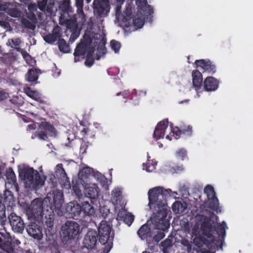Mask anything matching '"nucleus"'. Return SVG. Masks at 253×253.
Instances as JSON below:
<instances>
[{
    "mask_svg": "<svg viewBox=\"0 0 253 253\" xmlns=\"http://www.w3.org/2000/svg\"><path fill=\"white\" fill-rule=\"evenodd\" d=\"M112 228L105 220H102L99 224L98 227V237L99 242L102 245H105L108 243V245H112L113 237L110 236Z\"/></svg>",
    "mask_w": 253,
    "mask_h": 253,
    "instance_id": "7",
    "label": "nucleus"
},
{
    "mask_svg": "<svg viewBox=\"0 0 253 253\" xmlns=\"http://www.w3.org/2000/svg\"><path fill=\"white\" fill-rule=\"evenodd\" d=\"M66 210L71 217L76 219H77L82 214L81 206L77 203L70 202L68 204Z\"/></svg>",
    "mask_w": 253,
    "mask_h": 253,
    "instance_id": "16",
    "label": "nucleus"
},
{
    "mask_svg": "<svg viewBox=\"0 0 253 253\" xmlns=\"http://www.w3.org/2000/svg\"><path fill=\"white\" fill-rule=\"evenodd\" d=\"M150 157L148 154L147 155L148 162L146 164L143 163V169H145L146 171H148V172L152 171V169H150V166L149 165L148 166V165H149V162L151 161V160H150Z\"/></svg>",
    "mask_w": 253,
    "mask_h": 253,
    "instance_id": "54",
    "label": "nucleus"
},
{
    "mask_svg": "<svg viewBox=\"0 0 253 253\" xmlns=\"http://www.w3.org/2000/svg\"><path fill=\"white\" fill-rule=\"evenodd\" d=\"M53 206L56 209H60L64 202L63 193L61 190H56L53 192Z\"/></svg>",
    "mask_w": 253,
    "mask_h": 253,
    "instance_id": "23",
    "label": "nucleus"
},
{
    "mask_svg": "<svg viewBox=\"0 0 253 253\" xmlns=\"http://www.w3.org/2000/svg\"><path fill=\"white\" fill-rule=\"evenodd\" d=\"M96 176L97 179L99 180L100 182L104 181V179H105V176L103 175H102L101 173H97L96 175Z\"/></svg>",
    "mask_w": 253,
    "mask_h": 253,
    "instance_id": "64",
    "label": "nucleus"
},
{
    "mask_svg": "<svg viewBox=\"0 0 253 253\" xmlns=\"http://www.w3.org/2000/svg\"><path fill=\"white\" fill-rule=\"evenodd\" d=\"M87 45L86 43L81 42L78 44L75 49L74 53V59L75 62L79 60L80 56H84L87 51Z\"/></svg>",
    "mask_w": 253,
    "mask_h": 253,
    "instance_id": "22",
    "label": "nucleus"
},
{
    "mask_svg": "<svg viewBox=\"0 0 253 253\" xmlns=\"http://www.w3.org/2000/svg\"><path fill=\"white\" fill-rule=\"evenodd\" d=\"M142 10L145 12L147 16H151L153 13V8L150 5H147L146 7H145L143 10Z\"/></svg>",
    "mask_w": 253,
    "mask_h": 253,
    "instance_id": "50",
    "label": "nucleus"
},
{
    "mask_svg": "<svg viewBox=\"0 0 253 253\" xmlns=\"http://www.w3.org/2000/svg\"><path fill=\"white\" fill-rule=\"evenodd\" d=\"M0 248L8 253H12L13 249L11 245V239L8 233L0 232Z\"/></svg>",
    "mask_w": 253,
    "mask_h": 253,
    "instance_id": "14",
    "label": "nucleus"
},
{
    "mask_svg": "<svg viewBox=\"0 0 253 253\" xmlns=\"http://www.w3.org/2000/svg\"><path fill=\"white\" fill-rule=\"evenodd\" d=\"M80 226L75 221H67L62 226V240L65 244H69L79 234Z\"/></svg>",
    "mask_w": 253,
    "mask_h": 253,
    "instance_id": "5",
    "label": "nucleus"
},
{
    "mask_svg": "<svg viewBox=\"0 0 253 253\" xmlns=\"http://www.w3.org/2000/svg\"><path fill=\"white\" fill-rule=\"evenodd\" d=\"M131 19V25H133L136 29L141 28L144 24V16L140 11H138Z\"/></svg>",
    "mask_w": 253,
    "mask_h": 253,
    "instance_id": "21",
    "label": "nucleus"
},
{
    "mask_svg": "<svg viewBox=\"0 0 253 253\" xmlns=\"http://www.w3.org/2000/svg\"><path fill=\"white\" fill-rule=\"evenodd\" d=\"M5 176L7 182L9 183L13 184L16 187H18V183L16 182V175L12 168L9 167L6 169Z\"/></svg>",
    "mask_w": 253,
    "mask_h": 253,
    "instance_id": "27",
    "label": "nucleus"
},
{
    "mask_svg": "<svg viewBox=\"0 0 253 253\" xmlns=\"http://www.w3.org/2000/svg\"><path fill=\"white\" fill-rule=\"evenodd\" d=\"M75 24V22L72 20L68 19L66 21V25L68 29H71L74 27Z\"/></svg>",
    "mask_w": 253,
    "mask_h": 253,
    "instance_id": "59",
    "label": "nucleus"
},
{
    "mask_svg": "<svg viewBox=\"0 0 253 253\" xmlns=\"http://www.w3.org/2000/svg\"><path fill=\"white\" fill-rule=\"evenodd\" d=\"M94 63V60L93 57L86 56L85 65L87 67H91Z\"/></svg>",
    "mask_w": 253,
    "mask_h": 253,
    "instance_id": "47",
    "label": "nucleus"
},
{
    "mask_svg": "<svg viewBox=\"0 0 253 253\" xmlns=\"http://www.w3.org/2000/svg\"><path fill=\"white\" fill-rule=\"evenodd\" d=\"M171 192L170 189H165L161 187L153 188L148 191L149 205L150 209L156 211L151 217L152 222L157 229L163 231L170 226L167 218L168 210L165 207L167 205V197L170 196Z\"/></svg>",
    "mask_w": 253,
    "mask_h": 253,
    "instance_id": "2",
    "label": "nucleus"
},
{
    "mask_svg": "<svg viewBox=\"0 0 253 253\" xmlns=\"http://www.w3.org/2000/svg\"><path fill=\"white\" fill-rule=\"evenodd\" d=\"M27 54H28V56H22L23 58L25 59V60L26 61V62L28 64H32L33 62V59H32L31 56L27 52Z\"/></svg>",
    "mask_w": 253,
    "mask_h": 253,
    "instance_id": "58",
    "label": "nucleus"
},
{
    "mask_svg": "<svg viewBox=\"0 0 253 253\" xmlns=\"http://www.w3.org/2000/svg\"><path fill=\"white\" fill-rule=\"evenodd\" d=\"M60 8L64 11L69 10L70 8V1L69 0H64L62 3L60 5Z\"/></svg>",
    "mask_w": 253,
    "mask_h": 253,
    "instance_id": "49",
    "label": "nucleus"
},
{
    "mask_svg": "<svg viewBox=\"0 0 253 253\" xmlns=\"http://www.w3.org/2000/svg\"><path fill=\"white\" fill-rule=\"evenodd\" d=\"M55 131V127L49 123L42 122L32 138L34 139L35 137H38L41 140H47L48 138V136L54 134Z\"/></svg>",
    "mask_w": 253,
    "mask_h": 253,
    "instance_id": "6",
    "label": "nucleus"
},
{
    "mask_svg": "<svg viewBox=\"0 0 253 253\" xmlns=\"http://www.w3.org/2000/svg\"><path fill=\"white\" fill-rule=\"evenodd\" d=\"M196 68H201L203 72L213 74L216 72L215 65L209 59H200L195 61Z\"/></svg>",
    "mask_w": 253,
    "mask_h": 253,
    "instance_id": "13",
    "label": "nucleus"
},
{
    "mask_svg": "<svg viewBox=\"0 0 253 253\" xmlns=\"http://www.w3.org/2000/svg\"><path fill=\"white\" fill-rule=\"evenodd\" d=\"M8 13L10 16L15 18L20 17L21 15V12L15 8L9 9Z\"/></svg>",
    "mask_w": 253,
    "mask_h": 253,
    "instance_id": "42",
    "label": "nucleus"
},
{
    "mask_svg": "<svg viewBox=\"0 0 253 253\" xmlns=\"http://www.w3.org/2000/svg\"><path fill=\"white\" fill-rule=\"evenodd\" d=\"M165 236L164 232L163 231H159L153 237V240L157 243H158Z\"/></svg>",
    "mask_w": 253,
    "mask_h": 253,
    "instance_id": "45",
    "label": "nucleus"
},
{
    "mask_svg": "<svg viewBox=\"0 0 253 253\" xmlns=\"http://www.w3.org/2000/svg\"><path fill=\"white\" fill-rule=\"evenodd\" d=\"M16 60V58L11 54L6 53L1 57V61L6 65H9Z\"/></svg>",
    "mask_w": 253,
    "mask_h": 253,
    "instance_id": "36",
    "label": "nucleus"
},
{
    "mask_svg": "<svg viewBox=\"0 0 253 253\" xmlns=\"http://www.w3.org/2000/svg\"><path fill=\"white\" fill-rule=\"evenodd\" d=\"M196 224L200 225V229L204 236L195 238L194 242L195 245L200 248L206 246L208 249H213L217 246L219 242V239H215L213 234L215 231L219 237H221L220 241L222 244V240L225 236L226 223L224 221L221 224H217L216 226H213V221L211 218L202 214H198L195 216Z\"/></svg>",
    "mask_w": 253,
    "mask_h": 253,
    "instance_id": "3",
    "label": "nucleus"
},
{
    "mask_svg": "<svg viewBox=\"0 0 253 253\" xmlns=\"http://www.w3.org/2000/svg\"><path fill=\"white\" fill-rule=\"evenodd\" d=\"M176 155L178 157L183 160L187 156V152L185 149L182 148L176 152Z\"/></svg>",
    "mask_w": 253,
    "mask_h": 253,
    "instance_id": "48",
    "label": "nucleus"
},
{
    "mask_svg": "<svg viewBox=\"0 0 253 253\" xmlns=\"http://www.w3.org/2000/svg\"><path fill=\"white\" fill-rule=\"evenodd\" d=\"M161 244V246L163 247V250H166L172 246V242L171 239L167 238L163 242H162Z\"/></svg>",
    "mask_w": 253,
    "mask_h": 253,
    "instance_id": "41",
    "label": "nucleus"
},
{
    "mask_svg": "<svg viewBox=\"0 0 253 253\" xmlns=\"http://www.w3.org/2000/svg\"><path fill=\"white\" fill-rule=\"evenodd\" d=\"M12 229L14 232L22 233L25 228V223L22 218L12 212L8 217Z\"/></svg>",
    "mask_w": 253,
    "mask_h": 253,
    "instance_id": "11",
    "label": "nucleus"
},
{
    "mask_svg": "<svg viewBox=\"0 0 253 253\" xmlns=\"http://www.w3.org/2000/svg\"><path fill=\"white\" fill-rule=\"evenodd\" d=\"M26 215L28 218L31 221L26 227L29 236L38 240L41 239L42 237V229L36 223V221H41L46 226L45 229L46 240H53L54 233L51 231L55 215L52 204L48 205L45 200L42 201L39 198H36L32 201L31 205L26 210Z\"/></svg>",
    "mask_w": 253,
    "mask_h": 253,
    "instance_id": "1",
    "label": "nucleus"
},
{
    "mask_svg": "<svg viewBox=\"0 0 253 253\" xmlns=\"http://www.w3.org/2000/svg\"><path fill=\"white\" fill-rule=\"evenodd\" d=\"M136 3L140 10H143V8L147 5V1L146 0H137Z\"/></svg>",
    "mask_w": 253,
    "mask_h": 253,
    "instance_id": "51",
    "label": "nucleus"
},
{
    "mask_svg": "<svg viewBox=\"0 0 253 253\" xmlns=\"http://www.w3.org/2000/svg\"><path fill=\"white\" fill-rule=\"evenodd\" d=\"M204 192L207 194L208 199L217 198L214 189L211 185H207L204 189Z\"/></svg>",
    "mask_w": 253,
    "mask_h": 253,
    "instance_id": "38",
    "label": "nucleus"
},
{
    "mask_svg": "<svg viewBox=\"0 0 253 253\" xmlns=\"http://www.w3.org/2000/svg\"><path fill=\"white\" fill-rule=\"evenodd\" d=\"M112 200L116 204H120L122 199V192L119 188L114 189L112 192Z\"/></svg>",
    "mask_w": 253,
    "mask_h": 253,
    "instance_id": "31",
    "label": "nucleus"
},
{
    "mask_svg": "<svg viewBox=\"0 0 253 253\" xmlns=\"http://www.w3.org/2000/svg\"><path fill=\"white\" fill-rule=\"evenodd\" d=\"M18 172L19 177L24 181L28 187L32 185L42 186L44 184V181L41 179L38 171L33 168H24L19 169Z\"/></svg>",
    "mask_w": 253,
    "mask_h": 253,
    "instance_id": "4",
    "label": "nucleus"
},
{
    "mask_svg": "<svg viewBox=\"0 0 253 253\" xmlns=\"http://www.w3.org/2000/svg\"><path fill=\"white\" fill-rule=\"evenodd\" d=\"M99 238L95 230H89L84 236L83 240L84 247L87 250L95 249Z\"/></svg>",
    "mask_w": 253,
    "mask_h": 253,
    "instance_id": "12",
    "label": "nucleus"
},
{
    "mask_svg": "<svg viewBox=\"0 0 253 253\" xmlns=\"http://www.w3.org/2000/svg\"><path fill=\"white\" fill-rule=\"evenodd\" d=\"M93 172V169L89 167H85L79 171L78 176L82 184H87L88 178Z\"/></svg>",
    "mask_w": 253,
    "mask_h": 253,
    "instance_id": "20",
    "label": "nucleus"
},
{
    "mask_svg": "<svg viewBox=\"0 0 253 253\" xmlns=\"http://www.w3.org/2000/svg\"><path fill=\"white\" fill-rule=\"evenodd\" d=\"M84 192L90 199H96L98 198L100 189L97 184H93L85 188Z\"/></svg>",
    "mask_w": 253,
    "mask_h": 253,
    "instance_id": "19",
    "label": "nucleus"
},
{
    "mask_svg": "<svg viewBox=\"0 0 253 253\" xmlns=\"http://www.w3.org/2000/svg\"><path fill=\"white\" fill-rule=\"evenodd\" d=\"M112 49L116 52H119L121 48V43L115 40H112L110 42Z\"/></svg>",
    "mask_w": 253,
    "mask_h": 253,
    "instance_id": "40",
    "label": "nucleus"
},
{
    "mask_svg": "<svg viewBox=\"0 0 253 253\" xmlns=\"http://www.w3.org/2000/svg\"><path fill=\"white\" fill-rule=\"evenodd\" d=\"M133 16L132 15V12L130 9L126 8L123 17V21L126 23V27H129L131 26V19Z\"/></svg>",
    "mask_w": 253,
    "mask_h": 253,
    "instance_id": "35",
    "label": "nucleus"
},
{
    "mask_svg": "<svg viewBox=\"0 0 253 253\" xmlns=\"http://www.w3.org/2000/svg\"><path fill=\"white\" fill-rule=\"evenodd\" d=\"M72 185L73 190H74V192L77 195H79V194L81 193V191L79 189V184L78 183V182L76 181V183H75V182L73 180L72 181Z\"/></svg>",
    "mask_w": 253,
    "mask_h": 253,
    "instance_id": "53",
    "label": "nucleus"
},
{
    "mask_svg": "<svg viewBox=\"0 0 253 253\" xmlns=\"http://www.w3.org/2000/svg\"><path fill=\"white\" fill-rule=\"evenodd\" d=\"M15 50L17 51L20 52V53L21 54V55L22 56H25V55L28 56V54H27V51H26L25 50H24V49H23L20 47H16Z\"/></svg>",
    "mask_w": 253,
    "mask_h": 253,
    "instance_id": "63",
    "label": "nucleus"
},
{
    "mask_svg": "<svg viewBox=\"0 0 253 253\" xmlns=\"http://www.w3.org/2000/svg\"><path fill=\"white\" fill-rule=\"evenodd\" d=\"M181 244L186 247V251L188 253H190L192 251V244L188 240L184 239L181 241Z\"/></svg>",
    "mask_w": 253,
    "mask_h": 253,
    "instance_id": "44",
    "label": "nucleus"
},
{
    "mask_svg": "<svg viewBox=\"0 0 253 253\" xmlns=\"http://www.w3.org/2000/svg\"><path fill=\"white\" fill-rule=\"evenodd\" d=\"M25 78L28 82H33L38 80V76L35 70L31 69L26 74Z\"/></svg>",
    "mask_w": 253,
    "mask_h": 253,
    "instance_id": "37",
    "label": "nucleus"
},
{
    "mask_svg": "<svg viewBox=\"0 0 253 253\" xmlns=\"http://www.w3.org/2000/svg\"><path fill=\"white\" fill-rule=\"evenodd\" d=\"M56 172L59 174L58 176L62 181H65L66 182H69V178L67 174L63 167L62 164H58L56 166Z\"/></svg>",
    "mask_w": 253,
    "mask_h": 253,
    "instance_id": "28",
    "label": "nucleus"
},
{
    "mask_svg": "<svg viewBox=\"0 0 253 253\" xmlns=\"http://www.w3.org/2000/svg\"><path fill=\"white\" fill-rule=\"evenodd\" d=\"M168 123V120L164 119L157 124L153 133V137L156 140L164 138Z\"/></svg>",
    "mask_w": 253,
    "mask_h": 253,
    "instance_id": "15",
    "label": "nucleus"
},
{
    "mask_svg": "<svg viewBox=\"0 0 253 253\" xmlns=\"http://www.w3.org/2000/svg\"><path fill=\"white\" fill-rule=\"evenodd\" d=\"M54 6V2H48L47 3V8L45 9V11L49 13L52 14L53 12V8Z\"/></svg>",
    "mask_w": 253,
    "mask_h": 253,
    "instance_id": "55",
    "label": "nucleus"
},
{
    "mask_svg": "<svg viewBox=\"0 0 253 253\" xmlns=\"http://www.w3.org/2000/svg\"><path fill=\"white\" fill-rule=\"evenodd\" d=\"M137 234L141 239H146L150 234V229L147 225L144 224L138 230Z\"/></svg>",
    "mask_w": 253,
    "mask_h": 253,
    "instance_id": "30",
    "label": "nucleus"
},
{
    "mask_svg": "<svg viewBox=\"0 0 253 253\" xmlns=\"http://www.w3.org/2000/svg\"><path fill=\"white\" fill-rule=\"evenodd\" d=\"M53 239H54V238ZM51 241H53L52 244L54 248L53 249L51 248V253H60L58 247L56 246V243L54 239H53Z\"/></svg>",
    "mask_w": 253,
    "mask_h": 253,
    "instance_id": "57",
    "label": "nucleus"
},
{
    "mask_svg": "<svg viewBox=\"0 0 253 253\" xmlns=\"http://www.w3.org/2000/svg\"><path fill=\"white\" fill-rule=\"evenodd\" d=\"M13 198V195L9 190H5L3 194L0 193V222L2 223L6 220L5 205L10 206L11 203L14 201Z\"/></svg>",
    "mask_w": 253,
    "mask_h": 253,
    "instance_id": "8",
    "label": "nucleus"
},
{
    "mask_svg": "<svg viewBox=\"0 0 253 253\" xmlns=\"http://www.w3.org/2000/svg\"><path fill=\"white\" fill-rule=\"evenodd\" d=\"M118 219H123L124 222L128 226H130L134 219V216L131 214H125L123 215L122 212H119L118 213Z\"/></svg>",
    "mask_w": 253,
    "mask_h": 253,
    "instance_id": "29",
    "label": "nucleus"
},
{
    "mask_svg": "<svg viewBox=\"0 0 253 253\" xmlns=\"http://www.w3.org/2000/svg\"><path fill=\"white\" fill-rule=\"evenodd\" d=\"M138 92L137 91L134 89L133 92H132L131 94V99L132 100L133 99V98L135 97L134 99V102H132V104L134 105H137L139 104V97L137 96Z\"/></svg>",
    "mask_w": 253,
    "mask_h": 253,
    "instance_id": "43",
    "label": "nucleus"
},
{
    "mask_svg": "<svg viewBox=\"0 0 253 253\" xmlns=\"http://www.w3.org/2000/svg\"><path fill=\"white\" fill-rule=\"evenodd\" d=\"M25 93L30 98L37 101H41V97L37 91L33 90L31 87H27L24 88Z\"/></svg>",
    "mask_w": 253,
    "mask_h": 253,
    "instance_id": "32",
    "label": "nucleus"
},
{
    "mask_svg": "<svg viewBox=\"0 0 253 253\" xmlns=\"http://www.w3.org/2000/svg\"><path fill=\"white\" fill-rule=\"evenodd\" d=\"M58 46L59 50L63 53H68L70 52V48L69 45L63 39H59L58 40Z\"/></svg>",
    "mask_w": 253,
    "mask_h": 253,
    "instance_id": "33",
    "label": "nucleus"
},
{
    "mask_svg": "<svg viewBox=\"0 0 253 253\" xmlns=\"http://www.w3.org/2000/svg\"><path fill=\"white\" fill-rule=\"evenodd\" d=\"M186 207L183 204L179 201H175L172 205V209L176 213H181L184 212Z\"/></svg>",
    "mask_w": 253,
    "mask_h": 253,
    "instance_id": "34",
    "label": "nucleus"
},
{
    "mask_svg": "<svg viewBox=\"0 0 253 253\" xmlns=\"http://www.w3.org/2000/svg\"><path fill=\"white\" fill-rule=\"evenodd\" d=\"M94 49L93 47L87 46L86 55V56H89L91 57H93V54L94 53Z\"/></svg>",
    "mask_w": 253,
    "mask_h": 253,
    "instance_id": "60",
    "label": "nucleus"
},
{
    "mask_svg": "<svg viewBox=\"0 0 253 253\" xmlns=\"http://www.w3.org/2000/svg\"><path fill=\"white\" fill-rule=\"evenodd\" d=\"M21 23L23 27L28 29L34 30L36 28V26L26 18L22 19Z\"/></svg>",
    "mask_w": 253,
    "mask_h": 253,
    "instance_id": "39",
    "label": "nucleus"
},
{
    "mask_svg": "<svg viewBox=\"0 0 253 253\" xmlns=\"http://www.w3.org/2000/svg\"><path fill=\"white\" fill-rule=\"evenodd\" d=\"M62 33L60 27L56 25L52 30L51 34H48L44 36L43 39L44 41L50 44H52L54 42L61 39Z\"/></svg>",
    "mask_w": 253,
    "mask_h": 253,
    "instance_id": "17",
    "label": "nucleus"
},
{
    "mask_svg": "<svg viewBox=\"0 0 253 253\" xmlns=\"http://www.w3.org/2000/svg\"><path fill=\"white\" fill-rule=\"evenodd\" d=\"M130 92L128 90H124L122 92H119L117 93L116 95L117 96H120L122 95L123 97L125 99L127 98L128 96H129Z\"/></svg>",
    "mask_w": 253,
    "mask_h": 253,
    "instance_id": "56",
    "label": "nucleus"
},
{
    "mask_svg": "<svg viewBox=\"0 0 253 253\" xmlns=\"http://www.w3.org/2000/svg\"><path fill=\"white\" fill-rule=\"evenodd\" d=\"M106 42V39L105 38H102L100 42V45L99 46V47L100 48V49H106L105 48V44Z\"/></svg>",
    "mask_w": 253,
    "mask_h": 253,
    "instance_id": "62",
    "label": "nucleus"
},
{
    "mask_svg": "<svg viewBox=\"0 0 253 253\" xmlns=\"http://www.w3.org/2000/svg\"><path fill=\"white\" fill-rule=\"evenodd\" d=\"M204 205L211 210L217 213L220 212L221 211L217 198L208 199V201L205 202Z\"/></svg>",
    "mask_w": 253,
    "mask_h": 253,
    "instance_id": "24",
    "label": "nucleus"
},
{
    "mask_svg": "<svg viewBox=\"0 0 253 253\" xmlns=\"http://www.w3.org/2000/svg\"><path fill=\"white\" fill-rule=\"evenodd\" d=\"M192 126L191 125L182 126L180 129L175 126L171 129V132L166 136V138L169 140H171L172 137L177 139L181 135L184 136H190L192 134Z\"/></svg>",
    "mask_w": 253,
    "mask_h": 253,
    "instance_id": "10",
    "label": "nucleus"
},
{
    "mask_svg": "<svg viewBox=\"0 0 253 253\" xmlns=\"http://www.w3.org/2000/svg\"><path fill=\"white\" fill-rule=\"evenodd\" d=\"M81 208L82 213L83 214V216L85 215L91 216L95 213V209L92 206L89 204L88 202H84L81 206Z\"/></svg>",
    "mask_w": 253,
    "mask_h": 253,
    "instance_id": "25",
    "label": "nucleus"
},
{
    "mask_svg": "<svg viewBox=\"0 0 253 253\" xmlns=\"http://www.w3.org/2000/svg\"><path fill=\"white\" fill-rule=\"evenodd\" d=\"M193 85L197 88H200L203 82L202 75L198 70H193L192 74Z\"/></svg>",
    "mask_w": 253,
    "mask_h": 253,
    "instance_id": "26",
    "label": "nucleus"
},
{
    "mask_svg": "<svg viewBox=\"0 0 253 253\" xmlns=\"http://www.w3.org/2000/svg\"><path fill=\"white\" fill-rule=\"evenodd\" d=\"M47 0H42L38 2V6L40 10L42 11H45L47 7Z\"/></svg>",
    "mask_w": 253,
    "mask_h": 253,
    "instance_id": "46",
    "label": "nucleus"
},
{
    "mask_svg": "<svg viewBox=\"0 0 253 253\" xmlns=\"http://www.w3.org/2000/svg\"><path fill=\"white\" fill-rule=\"evenodd\" d=\"M83 0H76V5L78 9H81L82 12L83 11Z\"/></svg>",
    "mask_w": 253,
    "mask_h": 253,
    "instance_id": "61",
    "label": "nucleus"
},
{
    "mask_svg": "<svg viewBox=\"0 0 253 253\" xmlns=\"http://www.w3.org/2000/svg\"><path fill=\"white\" fill-rule=\"evenodd\" d=\"M8 42L12 44V45H11V47H13L14 46H19L21 42V41L19 38H16L15 39H11L8 40Z\"/></svg>",
    "mask_w": 253,
    "mask_h": 253,
    "instance_id": "52",
    "label": "nucleus"
},
{
    "mask_svg": "<svg viewBox=\"0 0 253 253\" xmlns=\"http://www.w3.org/2000/svg\"><path fill=\"white\" fill-rule=\"evenodd\" d=\"M93 9L94 14L97 17H106L110 9L109 0H94Z\"/></svg>",
    "mask_w": 253,
    "mask_h": 253,
    "instance_id": "9",
    "label": "nucleus"
},
{
    "mask_svg": "<svg viewBox=\"0 0 253 253\" xmlns=\"http://www.w3.org/2000/svg\"><path fill=\"white\" fill-rule=\"evenodd\" d=\"M219 81L213 77H208L204 81V88L207 91H214L217 90Z\"/></svg>",
    "mask_w": 253,
    "mask_h": 253,
    "instance_id": "18",
    "label": "nucleus"
}]
</instances>
